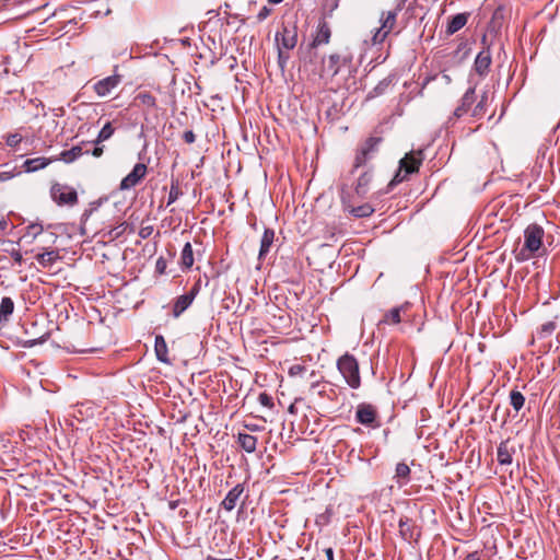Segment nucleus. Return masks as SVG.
<instances>
[{
  "mask_svg": "<svg viewBox=\"0 0 560 560\" xmlns=\"http://www.w3.org/2000/svg\"><path fill=\"white\" fill-rule=\"evenodd\" d=\"M545 231L541 225L530 223L524 230V245L516 254L517 261H525L532 257L538 256V252L542 246Z\"/></svg>",
  "mask_w": 560,
  "mask_h": 560,
  "instance_id": "1",
  "label": "nucleus"
},
{
  "mask_svg": "<svg viewBox=\"0 0 560 560\" xmlns=\"http://www.w3.org/2000/svg\"><path fill=\"white\" fill-rule=\"evenodd\" d=\"M323 74L331 78L346 72L348 77H352L357 72L353 65V56L349 51L335 52L323 59Z\"/></svg>",
  "mask_w": 560,
  "mask_h": 560,
  "instance_id": "2",
  "label": "nucleus"
},
{
  "mask_svg": "<svg viewBox=\"0 0 560 560\" xmlns=\"http://www.w3.org/2000/svg\"><path fill=\"white\" fill-rule=\"evenodd\" d=\"M424 160V154L422 150L411 151L407 153L400 161L399 167L394 175L393 179L388 184L389 187H393L397 184L407 180L408 177L415 173H418L420 165Z\"/></svg>",
  "mask_w": 560,
  "mask_h": 560,
  "instance_id": "3",
  "label": "nucleus"
},
{
  "mask_svg": "<svg viewBox=\"0 0 560 560\" xmlns=\"http://www.w3.org/2000/svg\"><path fill=\"white\" fill-rule=\"evenodd\" d=\"M337 369L350 388L358 389L361 386L359 362L354 355L348 352L341 355L337 360Z\"/></svg>",
  "mask_w": 560,
  "mask_h": 560,
  "instance_id": "4",
  "label": "nucleus"
},
{
  "mask_svg": "<svg viewBox=\"0 0 560 560\" xmlns=\"http://www.w3.org/2000/svg\"><path fill=\"white\" fill-rule=\"evenodd\" d=\"M382 142L383 138L380 136L369 137L357 151L353 163V171L364 166L370 160H372L378 152Z\"/></svg>",
  "mask_w": 560,
  "mask_h": 560,
  "instance_id": "5",
  "label": "nucleus"
},
{
  "mask_svg": "<svg viewBox=\"0 0 560 560\" xmlns=\"http://www.w3.org/2000/svg\"><path fill=\"white\" fill-rule=\"evenodd\" d=\"M399 10L400 9L398 7L392 11L382 12L380 18L381 26L375 31L372 37L373 45L382 44L389 35V33L395 28Z\"/></svg>",
  "mask_w": 560,
  "mask_h": 560,
  "instance_id": "6",
  "label": "nucleus"
},
{
  "mask_svg": "<svg viewBox=\"0 0 560 560\" xmlns=\"http://www.w3.org/2000/svg\"><path fill=\"white\" fill-rule=\"evenodd\" d=\"M277 47L292 50L298 44V25L295 22H283L275 35Z\"/></svg>",
  "mask_w": 560,
  "mask_h": 560,
  "instance_id": "7",
  "label": "nucleus"
},
{
  "mask_svg": "<svg viewBox=\"0 0 560 560\" xmlns=\"http://www.w3.org/2000/svg\"><path fill=\"white\" fill-rule=\"evenodd\" d=\"M476 102V86H470L460 97L458 105L453 110L446 121V127L454 125L455 120L464 117L469 112L471 113L472 105Z\"/></svg>",
  "mask_w": 560,
  "mask_h": 560,
  "instance_id": "8",
  "label": "nucleus"
},
{
  "mask_svg": "<svg viewBox=\"0 0 560 560\" xmlns=\"http://www.w3.org/2000/svg\"><path fill=\"white\" fill-rule=\"evenodd\" d=\"M51 199L58 206L72 207L78 203L77 190L68 185L56 183L50 188Z\"/></svg>",
  "mask_w": 560,
  "mask_h": 560,
  "instance_id": "9",
  "label": "nucleus"
},
{
  "mask_svg": "<svg viewBox=\"0 0 560 560\" xmlns=\"http://www.w3.org/2000/svg\"><path fill=\"white\" fill-rule=\"evenodd\" d=\"M377 409L372 404L361 402L355 410V421L370 428H378L381 423L377 420Z\"/></svg>",
  "mask_w": 560,
  "mask_h": 560,
  "instance_id": "10",
  "label": "nucleus"
},
{
  "mask_svg": "<svg viewBox=\"0 0 560 560\" xmlns=\"http://www.w3.org/2000/svg\"><path fill=\"white\" fill-rule=\"evenodd\" d=\"M340 199L343 210L349 212L354 218H368L371 217L375 211V209L370 203H363L361 206L354 207L351 197L343 190L341 191Z\"/></svg>",
  "mask_w": 560,
  "mask_h": 560,
  "instance_id": "11",
  "label": "nucleus"
},
{
  "mask_svg": "<svg viewBox=\"0 0 560 560\" xmlns=\"http://www.w3.org/2000/svg\"><path fill=\"white\" fill-rule=\"evenodd\" d=\"M148 167L143 163H137L131 172L125 176L119 185L121 190H129L136 187L145 177Z\"/></svg>",
  "mask_w": 560,
  "mask_h": 560,
  "instance_id": "12",
  "label": "nucleus"
},
{
  "mask_svg": "<svg viewBox=\"0 0 560 560\" xmlns=\"http://www.w3.org/2000/svg\"><path fill=\"white\" fill-rule=\"evenodd\" d=\"M121 81L122 75L115 73L96 81L93 84V90L98 96L104 97L109 95L121 83Z\"/></svg>",
  "mask_w": 560,
  "mask_h": 560,
  "instance_id": "13",
  "label": "nucleus"
},
{
  "mask_svg": "<svg viewBox=\"0 0 560 560\" xmlns=\"http://www.w3.org/2000/svg\"><path fill=\"white\" fill-rule=\"evenodd\" d=\"M399 534L407 541H417L420 537V529L407 516H402L398 522Z\"/></svg>",
  "mask_w": 560,
  "mask_h": 560,
  "instance_id": "14",
  "label": "nucleus"
},
{
  "mask_svg": "<svg viewBox=\"0 0 560 560\" xmlns=\"http://www.w3.org/2000/svg\"><path fill=\"white\" fill-rule=\"evenodd\" d=\"M516 450L513 444H511V440L508 439L502 441L497 448V460L501 466H508L513 463V455Z\"/></svg>",
  "mask_w": 560,
  "mask_h": 560,
  "instance_id": "15",
  "label": "nucleus"
},
{
  "mask_svg": "<svg viewBox=\"0 0 560 560\" xmlns=\"http://www.w3.org/2000/svg\"><path fill=\"white\" fill-rule=\"evenodd\" d=\"M491 62L492 59L490 48H483L481 51H479L475 59L474 69L480 77H486L489 72Z\"/></svg>",
  "mask_w": 560,
  "mask_h": 560,
  "instance_id": "16",
  "label": "nucleus"
},
{
  "mask_svg": "<svg viewBox=\"0 0 560 560\" xmlns=\"http://www.w3.org/2000/svg\"><path fill=\"white\" fill-rule=\"evenodd\" d=\"M490 104H491L490 93H489V91H483L480 94L477 104L472 107L470 117L474 120L481 119L487 114Z\"/></svg>",
  "mask_w": 560,
  "mask_h": 560,
  "instance_id": "17",
  "label": "nucleus"
},
{
  "mask_svg": "<svg viewBox=\"0 0 560 560\" xmlns=\"http://www.w3.org/2000/svg\"><path fill=\"white\" fill-rule=\"evenodd\" d=\"M244 490V485L237 483L228 492V494L225 495L224 500L221 503V506L229 512L234 510Z\"/></svg>",
  "mask_w": 560,
  "mask_h": 560,
  "instance_id": "18",
  "label": "nucleus"
},
{
  "mask_svg": "<svg viewBox=\"0 0 560 560\" xmlns=\"http://www.w3.org/2000/svg\"><path fill=\"white\" fill-rule=\"evenodd\" d=\"M331 36V30L326 21H320L317 26L316 35L314 36L311 48L318 47L324 44H328Z\"/></svg>",
  "mask_w": 560,
  "mask_h": 560,
  "instance_id": "19",
  "label": "nucleus"
},
{
  "mask_svg": "<svg viewBox=\"0 0 560 560\" xmlns=\"http://www.w3.org/2000/svg\"><path fill=\"white\" fill-rule=\"evenodd\" d=\"M133 105L150 110L156 108V98L147 91L139 92L133 98Z\"/></svg>",
  "mask_w": 560,
  "mask_h": 560,
  "instance_id": "20",
  "label": "nucleus"
},
{
  "mask_svg": "<svg viewBox=\"0 0 560 560\" xmlns=\"http://www.w3.org/2000/svg\"><path fill=\"white\" fill-rule=\"evenodd\" d=\"M275 242V231L270 228H266L260 240V248L258 253V259L264 260Z\"/></svg>",
  "mask_w": 560,
  "mask_h": 560,
  "instance_id": "21",
  "label": "nucleus"
},
{
  "mask_svg": "<svg viewBox=\"0 0 560 560\" xmlns=\"http://www.w3.org/2000/svg\"><path fill=\"white\" fill-rule=\"evenodd\" d=\"M194 300L191 295L187 293L179 295L175 299L172 307V315L178 318L191 304Z\"/></svg>",
  "mask_w": 560,
  "mask_h": 560,
  "instance_id": "22",
  "label": "nucleus"
},
{
  "mask_svg": "<svg viewBox=\"0 0 560 560\" xmlns=\"http://www.w3.org/2000/svg\"><path fill=\"white\" fill-rule=\"evenodd\" d=\"M373 174L370 170L364 171L358 178L354 191L360 198H364L369 191L370 183L372 182Z\"/></svg>",
  "mask_w": 560,
  "mask_h": 560,
  "instance_id": "23",
  "label": "nucleus"
},
{
  "mask_svg": "<svg viewBox=\"0 0 560 560\" xmlns=\"http://www.w3.org/2000/svg\"><path fill=\"white\" fill-rule=\"evenodd\" d=\"M154 351L156 354V359L159 361L166 363V364L171 363V360L168 358L167 343L162 335L155 336Z\"/></svg>",
  "mask_w": 560,
  "mask_h": 560,
  "instance_id": "24",
  "label": "nucleus"
},
{
  "mask_svg": "<svg viewBox=\"0 0 560 560\" xmlns=\"http://www.w3.org/2000/svg\"><path fill=\"white\" fill-rule=\"evenodd\" d=\"M410 474L411 470L409 466L405 462H401L396 465L395 475L393 478L399 487H402L409 483Z\"/></svg>",
  "mask_w": 560,
  "mask_h": 560,
  "instance_id": "25",
  "label": "nucleus"
},
{
  "mask_svg": "<svg viewBox=\"0 0 560 560\" xmlns=\"http://www.w3.org/2000/svg\"><path fill=\"white\" fill-rule=\"evenodd\" d=\"M468 16H469L468 13H458V14L452 16L447 23L446 33L448 35H453L456 32H458L459 30H462L466 25V23L468 21Z\"/></svg>",
  "mask_w": 560,
  "mask_h": 560,
  "instance_id": "26",
  "label": "nucleus"
},
{
  "mask_svg": "<svg viewBox=\"0 0 560 560\" xmlns=\"http://www.w3.org/2000/svg\"><path fill=\"white\" fill-rule=\"evenodd\" d=\"M35 258L43 268H49L60 259V256L58 250L46 249L45 252L37 254Z\"/></svg>",
  "mask_w": 560,
  "mask_h": 560,
  "instance_id": "27",
  "label": "nucleus"
},
{
  "mask_svg": "<svg viewBox=\"0 0 560 560\" xmlns=\"http://www.w3.org/2000/svg\"><path fill=\"white\" fill-rule=\"evenodd\" d=\"M84 153L89 154L90 151L89 150L83 151L82 145H74L69 150L62 151L60 153L59 158H57L56 160H61L65 163H72L75 160H78L80 156H82Z\"/></svg>",
  "mask_w": 560,
  "mask_h": 560,
  "instance_id": "28",
  "label": "nucleus"
},
{
  "mask_svg": "<svg viewBox=\"0 0 560 560\" xmlns=\"http://www.w3.org/2000/svg\"><path fill=\"white\" fill-rule=\"evenodd\" d=\"M194 250L189 242H187L180 253L179 266L182 270H188L194 265Z\"/></svg>",
  "mask_w": 560,
  "mask_h": 560,
  "instance_id": "29",
  "label": "nucleus"
},
{
  "mask_svg": "<svg viewBox=\"0 0 560 560\" xmlns=\"http://www.w3.org/2000/svg\"><path fill=\"white\" fill-rule=\"evenodd\" d=\"M52 160L47 158L28 159L23 163L25 172L32 173L45 168Z\"/></svg>",
  "mask_w": 560,
  "mask_h": 560,
  "instance_id": "30",
  "label": "nucleus"
},
{
  "mask_svg": "<svg viewBox=\"0 0 560 560\" xmlns=\"http://www.w3.org/2000/svg\"><path fill=\"white\" fill-rule=\"evenodd\" d=\"M237 443L246 453H254L257 446V438L248 433H238Z\"/></svg>",
  "mask_w": 560,
  "mask_h": 560,
  "instance_id": "31",
  "label": "nucleus"
},
{
  "mask_svg": "<svg viewBox=\"0 0 560 560\" xmlns=\"http://www.w3.org/2000/svg\"><path fill=\"white\" fill-rule=\"evenodd\" d=\"M14 311V302L11 298L4 296L0 303V323H7Z\"/></svg>",
  "mask_w": 560,
  "mask_h": 560,
  "instance_id": "32",
  "label": "nucleus"
},
{
  "mask_svg": "<svg viewBox=\"0 0 560 560\" xmlns=\"http://www.w3.org/2000/svg\"><path fill=\"white\" fill-rule=\"evenodd\" d=\"M115 132V128L113 127L112 122L108 121L106 122L103 128L100 130L96 139L92 142L94 144H101L103 143L104 141L108 140L112 138V136L114 135Z\"/></svg>",
  "mask_w": 560,
  "mask_h": 560,
  "instance_id": "33",
  "label": "nucleus"
},
{
  "mask_svg": "<svg viewBox=\"0 0 560 560\" xmlns=\"http://www.w3.org/2000/svg\"><path fill=\"white\" fill-rule=\"evenodd\" d=\"M510 404L515 411H520L525 404L524 395L517 389H512L510 393Z\"/></svg>",
  "mask_w": 560,
  "mask_h": 560,
  "instance_id": "34",
  "label": "nucleus"
},
{
  "mask_svg": "<svg viewBox=\"0 0 560 560\" xmlns=\"http://www.w3.org/2000/svg\"><path fill=\"white\" fill-rule=\"evenodd\" d=\"M182 195L183 191L180 190L178 180L172 179L166 206L174 203Z\"/></svg>",
  "mask_w": 560,
  "mask_h": 560,
  "instance_id": "35",
  "label": "nucleus"
},
{
  "mask_svg": "<svg viewBox=\"0 0 560 560\" xmlns=\"http://www.w3.org/2000/svg\"><path fill=\"white\" fill-rule=\"evenodd\" d=\"M405 306L394 307L384 315L383 322L399 324L401 322L400 313Z\"/></svg>",
  "mask_w": 560,
  "mask_h": 560,
  "instance_id": "36",
  "label": "nucleus"
},
{
  "mask_svg": "<svg viewBox=\"0 0 560 560\" xmlns=\"http://www.w3.org/2000/svg\"><path fill=\"white\" fill-rule=\"evenodd\" d=\"M44 229L42 224L31 223L26 226V236H31L32 240H35L38 235L43 233Z\"/></svg>",
  "mask_w": 560,
  "mask_h": 560,
  "instance_id": "37",
  "label": "nucleus"
},
{
  "mask_svg": "<svg viewBox=\"0 0 560 560\" xmlns=\"http://www.w3.org/2000/svg\"><path fill=\"white\" fill-rule=\"evenodd\" d=\"M278 48V65L280 69L283 71L287 68L288 61L290 59V55L288 51H285L284 48L277 47Z\"/></svg>",
  "mask_w": 560,
  "mask_h": 560,
  "instance_id": "38",
  "label": "nucleus"
},
{
  "mask_svg": "<svg viewBox=\"0 0 560 560\" xmlns=\"http://www.w3.org/2000/svg\"><path fill=\"white\" fill-rule=\"evenodd\" d=\"M556 329V324L553 322H547L544 325H541L538 335L540 338H545L547 336H550Z\"/></svg>",
  "mask_w": 560,
  "mask_h": 560,
  "instance_id": "39",
  "label": "nucleus"
},
{
  "mask_svg": "<svg viewBox=\"0 0 560 560\" xmlns=\"http://www.w3.org/2000/svg\"><path fill=\"white\" fill-rule=\"evenodd\" d=\"M306 372V366L303 364H293L289 368L288 374L292 377L302 376Z\"/></svg>",
  "mask_w": 560,
  "mask_h": 560,
  "instance_id": "40",
  "label": "nucleus"
},
{
  "mask_svg": "<svg viewBox=\"0 0 560 560\" xmlns=\"http://www.w3.org/2000/svg\"><path fill=\"white\" fill-rule=\"evenodd\" d=\"M22 141V136L18 132L10 133L5 138V143L8 147L15 148Z\"/></svg>",
  "mask_w": 560,
  "mask_h": 560,
  "instance_id": "41",
  "label": "nucleus"
},
{
  "mask_svg": "<svg viewBox=\"0 0 560 560\" xmlns=\"http://www.w3.org/2000/svg\"><path fill=\"white\" fill-rule=\"evenodd\" d=\"M258 400L259 402L264 406V407H267V408H272L273 407V399L272 397L267 394V393H260L259 396H258Z\"/></svg>",
  "mask_w": 560,
  "mask_h": 560,
  "instance_id": "42",
  "label": "nucleus"
},
{
  "mask_svg": "<svg viewBox=\"0 0 560 560\" xmlns=\"http://www.w3.org/2000/svg\"><path fill=\"white\" fill-rule=\"evenodd\" d=\"M5 252L9 253V255L13 258L16 265H23V256L19 249L12 248L11 250L5 249Z\"/></svg>",
  "mask_w": 560,
  "mask_h": 560,
  "instance_id": "43",
  "label": "nucleus"
},
{
  "mask_svg": "<svg viewBox=\"0 0 560 560\" xmlns=\"http://www.w3.org/2000/svg\"><path fill=\"white\" fill-rule=\"evenodd\" d=\"M166 267H167L166 259L164 257H159L155 262V271L159 275H163V273H165Z\"/></svg>",
  "mask_w": 560,
  "mask_h": 560,
  "instance_id": "44",
  "label": "nucleus"
},
{
  "mask_svg": "<svg viewBox=\"0 0 560 560\" xmlns=\"http://www.w3.org/2000/svg\"><path fill=\"white\" fill-rule=\"evenodd\" d=\"M200 289H201V280L198 279L194 285L190 288V290L187 292L188 295H191L192 296V300L196 299V296L199 294L200 292Z\"/></svg>",
  "mask_w": 560,
  "mask_h": 560,
  "instance_id": "45",
  "label": "nucleus"
},
{
  "mask_svg": "<svg viewBox=\"0 0 560 560\" xmlns=\"http://www.w3.org/2000/svg\"><path fill=\"white\" fill-rule=\"evenodd\" d=\"M200 289H201V280L198 279L194 285L190 288V290L187 292L188 295H191L192 296V300L196 299V296L199 294L200 292Z\"/></svg>",
  "mask_w": 560,
  "mask_h": 560,
  "instance_id": "46",
  "label": "nucleus"
},
{
  "mask_svg": "<svg viewBox=\"0 0 560 560\" xmlns=\"http://www.w3.org/2000/svg\"><path fill=\"white\" fill-rule=\"evenodd\" d=\"M270 13H271V9L264 5L257 14L258 22H262L264 20H266L270 15Z\"/></svg>",
  "mask_w": 560,
  "mask_h": 560,
  "instance_id": "47",
  "label": "nucleus"
},
{
  "mask_svg": "<svg viewBox=\"0 0 560 560\" xmlns=\"http://www.w3.org/2000/svg\"><path fill=\"white\" fill-rule=\"evenodd\" d=\"M105 145L104 144H94L93 150L90 152L94 158H101L104 153Z\"/></svg>",
  "mask_w": 560,
  "mask_h": 560,
  "instance_id": "48",
  "label": "nucleus"
},
{
  "mask_svg": "<svg viewBox=\"0 0 560 560\" xmlns=\"http://www.w3.org/2000/svg\"><path fill=\"white\" fill-rule=\"evenodd\" d=\"M153 232V226L151 225H148V226H142L139 231V236L141 238H148Z\"/></svg>",
  "mask_w": 560,
  "mask_h": 560,
  "instance_id": "49",
  "label": "nucleus"
},
{
  "mask_svg": "<svg viewBox=\"0 0 560 560\" xmlns=\"http://www.w3.org/2000/svg\"><path fill=\"white\" fill-rule=\"evenodd\" d=\"M183 140L188 144L194 143L196 140V136H195L194 131L192 130L185 131L183 135Z\"/></svg>",
  "mask_w": 560,
  "mask_h": 560,
  "instance_id": "50",
  "label": "nucleus"
},
{
  "mask_svg": "<svg viewBox=\"0 0 560 560\" xmlns=\"http://www.w3.org/2000/svg\"><path fill=\"white\" fill-rule=\"evenodd\" d=\"M14 174L11 171H2L0 172V182H4L11 179Z\"/></svg>",
  "mask_w": 560,
  "mask_h": 560,
  "instance_id": "51",
  "label": "nucleus"
},
{
  "mask_svg": "<svg viewBox=\"0 0 560 560\" xmlns=\"http://www.w3.org/2000/svg\"><path fill=\"white\" fill-rule=\"evenodd\" d=\"M481 555L478 551L470 552L466 556L465 560H480Z\"/></svg>",
  "mask_w": 560,
  "mask_h": 560,
  "instance_id": "52",
  "label": "nucleus"
},
{
  "mask_svg": "<svg viewBox=\"0 0 560 560\" xmlns=\"http://www.w3.org/2000/svg\"><path fill=\"white\" fill-rule=\"evenodd\" d=\"M8 225L7 219L0 215V234L7 230Z\"/></svg>",
  "mask_w": 560,
  "mask_h": 560,
  "instance_id": "53",
  "label": "nucleus"
},
{
  "mask_svg": "<svg viewBox=\"0 0 560 560\" xmlns=\"http://www.w3.org/2000/svg\"><path fill=\"white\" fill-rule=\"evenodd\" d=\"M324 552H325V556H326L327 560H335V558H334V549L331 547L325 548Z\"/></svg>",
  "mask_w": 560,
  "mask_h": 560,
  "instance_id": "54",
  "label": "nucleus"
},
{
  "mask_svg": "<svg viewBox=\"0 0 560 560\" xmlns=\"http://www.w3.org/2000/svg\"><path fill=\"white\" fill-rule=\"evenodd\" d=\"M245 427H246L248 430H250V431H257V430H259V427H258V425H256V424H246Z\"/></svg>",
  "mask_w": 560,
  "mask_h": 560,
  "instance_id": "55",
  "label": "nucleus"
},
{
  "mask_svg": "<svg viewBox=\"0 0 560 560\" xmlns=\"http://www.w3.org/2000/svg\"><path fill=\"white\" fill-rule=\"evenodd\" d=\"M206 560H233L231 558H226V559H219L217 557H213V556H208Z\"/></svg>",
  "mask_w": 560,
  "mask_h": 560,
  "instance_id": "56",
  "label": "nucleus"
},
{
  "mask_svg": "<svg viewBox=\"0 0 560 560\" xmlns=\"http://www.w3.org/2000/svg\"><path fill=\"white\" fill-rule=\"evenodd\" d=\"M319 385H320V384H319L318 382H315V383H313V384H312L311 389H312V390H315L316 388H318V387H319Z\"/></svg>",
  "mask_w": 560,
  "mask_h": 560,
  "instance_id": "57",
  "label": "nucleus"
},
{
  "mask_svg": "<svg viewBox=\"0 0 560 560\" xmlns=\"http://www.w3.org/2000/svg\"><path fill=\"white\" fill-rule=\"evenodd\" d=\"M283 0H268L269 3H272V4H279L281 3Z\"/></svg>",
  "mask_w": 560,
  "mask_h": 560,
  "instance_id": "58",
  "label": "nucleus"
},
{
  "mask_svg": "<svg viewBox=\"0 0 560 560\" xmlns=\"http://www.w3.org/2000/svg\"><path fill=\"white\" fill-rule=\"evenodd\" d=\"M317 394H318L319 396H324V395H325V388L319 389V390L317 392Z\"/></svg>",
  "mask_w": 560,
  "mask_h": 560,
  "instance_id": "59",
  "label": "nucleus"
}]
</instances>
